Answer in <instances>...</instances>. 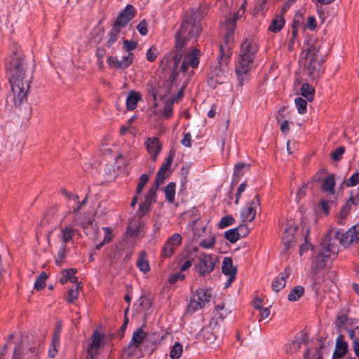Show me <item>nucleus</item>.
Here are the masks:
<instances>
[{
    "mask_svg": "<svg viewBox=\"0 0 359 359\" xmlns=\"http://www.w3.org/2000/svg\"><path fill=\"white\" fill-rule=\"evenodd\" d=\"M121 32V29L112 25L111 30L107 35L108 39L106 43L107 47L110 48L115 43L119 36Z\"/></svg>",
    "mask_w": 359,
    "mask_h": 359,
    "instance_id": "obj_27",
    "label": "nucleus"
},
{
    "mask_svg": "<svg viewBox=\"0 0 359 359\" xmlns=\"http://www.w3.org/2000/svg\"><path fill=\"white\" fill-rule=\"evenodd\" d=\"M158 54V48L156 46H152L146 53L147 60L149 62L154 61L156 59Z\"/></svg>",
    "mask_w": 359,
    "mask_h": 359,
    "instance_id": "obj_53",
    "label": "nucleus"
},
{
    "mask_svg": "<svg viewBox=\"0 0 359 359\" xmlns=\"http://www.w3.org/2000/svg\"><path fill=\"white\" fill-rule=\"evenodd\" d=\"M48 275L46 273L43 271L36 279L34 283V288L37 290H40L43 288Z\"/></svg>",
    "mask_w": 359,
    "mask_h": 359,
    "instance_id": "obj_43",
    "label": "nucleus"
},
{
    "mask_svg": "<svg viewBox=\"0 0 359 359\" xmlns=\"http://www.w3.org/2000/svg\"><path fill=\"white\" fill-rule=\"evenodd\" d=\"M235 222L234 218L231 215H227L222 217L218 224L219 229H224L230 225L233 224Z\"/></svg>",
    "mask_w": 359,
    "mask_h": 359,
    "instance_id": "obj_49",
    "label": "nucleus"
},
{
    "mask_svg": "<svg viewBox=\"0 0 359 359\" xmlns=\"http://www.w3.org/2000/svg\"><path fill=\"white\" fill-rule=\"evenodd\" d=\"M335 178L333 174L325 177L322 184V190L330 195H334Z\"/></svg>",
    "mask_w": 359,
    "mask_h": 359,
    "instance_id": "obj_20",
    "label": "nucleus"
},
{
    "mask_svg": "<svg viewBox=\"0 0 359 359\" xmlns=\"http://www.w3.org/2000/svg\"><path fill=\"white\" fill-rule=\"evenodd\" d=\"M175 154L174 152H170L168 156L165 158V162L162 164L159 170L160 172H165L170 174V169L173 161Z\"/></svg>",
    "mask_w": 359,
    "mask_h": 359,
    "instance_id": "obj_40",
    "label": "nucleus"
},
{
    "mask_svg": "<svg viewBox=\"0 0 359 359\" xmlns=\"http://www.w3.org/2000/svg\"><path fill=\"white\" fill-rule=\"evenodd\" d=\"M66 252L67 245H61V247L57 252V257H55V264L57 267L61 266V264L63 262L65 258Z\"/></svg>",
    "mask_w": 359,
    "mask_h": 359,
    "instance_id": "obj_42",
    "label": "nucleus"
},
{
    "mask_svg": "<svg viewBox=\"0 0 359 359\" xmlns=\"http://www.w3.org/2000/svg\"><path fill=\"white\" fill-rule=\"evenodd\" d=\"M136 265L139 269H149V264L147 259V253L142 251L140 253Z\"/></svg>",
    "mask_w": 359,
    "mask_h": 359,
    "instance_id": "obj_32",
    "label": "nucleus"
},
{
    "mask_svg": "<svg viewBox=\"0 0 359 359\" xmlns=\"http://www.w3.org/2000/svg\"><path fill=\"white\" fill-rule=\"evenodd\" d=\"M193 262H196L194 266L197 267L198 269H203V268L214 269L217 262V257L212 255L203 254L196 257L194 254H190L182 260L180 269H189L192 266Z\"/></svg>",
    "mask_w": 359,
    "mask_h": 359,
    "instance_id": "obj_6",
    "label": "nucleus"
},
{
    "mask_svg": "<svg viewBox=\"0 0 359 359\" xmlns=\"http://www.w3.org/2000/svg\"><path fill=\"white\" fill-rule=\"evenodd\" d=\"M309 60V63L308 65V71L309 72V74L315 77L320 71L321 64L323 62V60Z\"/></svg>",
    "mask_w": 359,
    "mask_h": 359,
    "instance_id": "obj_24",
    "label": "nucleus"
},
{
    "mask_svg": "<svg viewBox=\"0 0 359 359\" xmlns=\"http://www.w3.org/2000/svg\"><path fill=\"white\" fill-rule=\"evenodd\" d=\"M102 229L104 231V236L102 241L96 245L95 248L97 250H100L104 244L111 242L114 238L112 228L102 227Z\"/></svg>",
    "mask_w": 359,
    "mask_h": 359,
    "instance_id": "obj_28",
    "label": "nucleus"
},
{
    "mask_svg": "<svg viewBox=\"0 0 359 359\" xmlns=\"http://www.w3.org/2000/svg\"><path fill=\"white\" fill-rule=\"evenodd\" d=\"M211 294L209 290L203 288L196 290L191 296L188 305V310L190 312H195L205 306L210 302Z\"/></svg>",
    "mask_w": 359,
    "mask_h": 359,
    "instance_id": "obj_7",
    "label": "nucleus"
},
{
    "mask_svg": "<svg viewBox=\"0 0 359 359\" xmlns=\"http://www.w3.org/2000/svg\"><path fill=\"white\" fill-rule=\"evenodd\" d=\"M237 271H222L224 276L226 278V283L225 284V287H229L232 282L235 280L236 276Z\"/></svg>",
    "mask_w": 359,
    "mask_h": 359,
    "instance_id": "obj_51",
    "label": "nucleus"
},
{
    "mask_svg": "<svg viewBox=\"0 0 359 359\" xmlns=\"http://www.w3.org/2000/svg\"><path fill=\"white\" fill-rule=\"evenodd\" d=\"M58 332H60V331L58 330ZM58 336H59V332L57 333L55 332V333L54 334L53 340H52L53 348L50 349L49 352H48L49 356L50 358H54L57 354V346L59 344Z\"/></svg>",
    "mask_w": 359,
    "mask_h": 359,
    "instance_id": "obj_46",
    "label": "nucleus"
},
{
    "mask_svg": "<svg viewBox=\"0 0 359 359\" xmlns=\"http://www.w3.org/2000/svg\"><path fill=\"white\" fill-rule=\"evenodd\" d=\"M175 154L174 152H170L168 156L165 158V162L162 164L159 170L160 172H165L170 174V169L173 161Z\"/></svg>",
    "mask_w": 359,
    "mask_h": 359,
    "instance_id": "obj_41",
    "label": "nucleus"
},
{
    "mask_svg": "<svg viewBox=\"0 0 359 359\" xmlns=\"http://www.w3.org/2000/svg\"><path fill=\"white\" fill-rule=\"evenodd\" d=\"M158 187L154 185L151 187L144 197V201L143 203L147 205L148 206H151V203L156 201V192Z\"/></svg>",
    "mask_w": 359,
    "mask_h": 359,
    "instance_id": "obj_35",
    "label": "nucleus"
},
{
    "mask_svg": "<svg viewBox=\"0 0 359 359\" xmlns=\"http://www.w3.org/2000/svg\"><path fill=\"white\" fill-rule=\"evenodd\" d=\"M347 320V316L343 313H339L337 316L335 324L337 327L342 328Z\"/></svg>",
    "mask_w": 359,
    "mask_h": 359,
    "instance_id": "obj_62",
    "label": "nucleus"
},
{
    "mask_svg": "<svg viewBox=\"0 0 359 359\" xmlns=\"http://www.w3.org/2000/svg\"><path fill=\"white\" fill-rule=\"evenodd\" d=\"M216 312L217 313L215 315H218L222 320L226 318L227 315L230 313V311L225 308V306L224 304L217 305Z\"/></svg>",
    "mask_w": 359,
    "mask_h": 359,
    "instance_id": "obj_57",
    "label": "nucleus"
},
{
    "mask_svg": "<svg viewBox=\"0 0 359 359\" xmlns=\"http://www.w3.org/2000/svg\"><path fill=\"white\" fill-rule=\"evenodd\" d=\"M137 46V43L134 41L124 40L123 48L130 53V51L135 50Z\"/></svg>",
    "mask_w": 359,
    "mask_h": 359,
    "instance_id": "obj_64",
    "label": "nucleus"
},
{
    "mask_svg": "<svg viewBox=\"0 0 359 359\" xmlns=\"http://www.w3.org/2000/svg\"><path fill=\"white\" fill-rule=\"evenodd\" d=\"M301 347V341L298 340H294L291 343H289L285 346V350L288 354H293L298 351Z\"/></svg>",
    "mask_w": 359,
    "mask_h": 359,
    "instance_id": "obj_39",
    "label": "nucleus"
},
{
    "mask_svg": "<svg viewBox=\"0 0 359 359\" xmlns=\"http://www.w3.org/2000/svg\"><path fill=\"white\" fill-rule=\"evenodd\" d=\"M294 102L299 113L301 114H305L306 112V101L302 97H297Z\"/></svg>",
    "mask_w": 359,
    "mask_h": 359,
    "instance_id": "obj_47",
    "label": "nucleus"
},
{
    "mask_svg": "<svg viewBox=\"0 0 359 359\" xmlns=\"http://www.w3.org/2000/svg\"><path fill=\"white\" fill-rule=\"evenodd\" d=\"M215 243V239L214 236H210L208 238H201V240L199 241V245L204 248H212Z\"/></svg>",
    "mask_w": 359,
    "mask_h": 359,
    "instance_id": "obj_45",
    "label": "nucleus"
},
{
    "mask_svg": "<svg viewBox=\"0 0 359 359\" xmlns=\"http://www.w3.org/2000/svg\"><path fill=\"white\" fill-rule=\"evenodd\" d=\"M285 12V9L283 8L282 11V13L276 15V17L273 19L271 24L269 27V29L273 32H278L281 30L283 27L285 25V18L283 13Z\"/></svg>",
    "mask_w": 359,
    "mask_h": 359,
    "instance_id": "obj_22",
    "label": "nucleus"
},
{
    "mask_svg": "<svg viewBox=\"0 0 359 359\" xmlns=\"http://www.w3.org/2000/svg\"><path fill=\"white\" fill-rule=\"evenodd\" d=\"M148 178L149 177L147 174H142L140 176L137 186V189H136L137 194H140L142 192L144 187L146 185V184L148 182Z\"/></svg>",
    "mask_w": 359,
    "mask_h": 359,
    "instance_id": "obj_55",
    "label": "nucleus"
},
{
    "mask_svg": "<svg viewBox=\"0 0 359 359\" xmlns=\"http://www.w3.org/2000/svg\"><path fill=\"white\" fill-rule=\"evenodd\" d=\"M146 336L147 333L142 327H139L133 332L129 346L138 348L146 338Z\"/></svg>",
    "mask_w": 359,
    "mask_h": 359,
    "instance_id": "obj_19",
    "label": "nucleus"
},
{
    "mask_svg": "<svg viewBox=\"0 0 359 359\" xmlns=\"http://www.w3.org/2000/svg\"><path fill=\"white\" fill-rule=\"evenodd\" d=\"M334 204L333 201L321 200L320 202V207L325 215H328L330 205Z\"/></svg>",
    "mask_w": 359,
    "mask_h": 359,
    "instance_id": "obj_63",
    "label": "nucleus"
},
{
    "mask_svg": "<svg viewBox=\"0 0 359 359\" xmlns=\"http://www.w3.org/2000/svg\"><path fill=\"white\" fill-rule=\"evenodd\" d=\"M182 345L179 342H175V344L171 346V350L170 352V358L179 359L182 355Z\"/></svg>",
    "mask_w": 359,
    "mask_h": 359,
    "instance_id": "obj_34",
    "label": "nucleus"
},
{
    "mask_svg": "<svg viewBox=\"0 0 359 359\" xmlns=\"http://www.w3.org/2000/svg\"><path fill=\"white\" fill-rule=\"evenodd\" d=\"M135 16V8L130 4H128L118 15L114 25L122 29Z\"/></svg>",
    "mask_w": 359,
    "mask_h": 359,
    "instance_id": "obj_12",
    "label": "nucleus"
},
{
    "mask_svg": "<svg viewBox=\"0 0 359 359\" xmlns=\"http://www.w3.org/2000/svg\"><path fill=\"white\" fill-rule=\"evenodd\" d=\"M320 48V44L318 42L310 45L307 50L306 59L323 60V55Z\"/></svg>",
    "mask_w": 359,
    "mask_h": 359,
    "instance_id": "obj_21",
    "label": "nucleus"
},
{
    "mask_svg": "<svg viewBox=\"0 0 359 359\" xmlns=\"http://www.w3.org/2000/svg\"><path fill=\"white\" fill-rule=\"evenodd\" d=\"M7 74L11 86L13 101L15 107L27 102L31 76L26 73L25 62L22 53L15 52L7 66Z\"/></svg>",
    "mask_w": 359,
    "mask_h": 359,
    "instance_id": "obj_2",
    "label": "nucleus"
},
{
    "mask_svg": "<svg viewBox=\"0 0 359 359\" xmlns=\"http://www.w3.org/2000/svg\"><path fill=\"white\" fill-rule=\"evenodd\" d=\"M304 292V287L301 286H297L290 291L287 299L290 302L297 301L303 295Z\"/></svg>",
    "mask_w": 359,
    "mask_h": 359,
    "instance_id": "obj_33",
    "label": "nucleus"
},
{
    "mask_svg": "<svg viewBox=\"0 0 359 359\" xmlns=\"http://www.w3.org/2000/svg\"><path fill=\"white\" fill-rule=\"evenodd\" d=\"M142 99L140 93L131 91L126 99V106L128 110H133L137 107V103Z\"/></svg>",
    "mask_w": 359,
    "mask_h": 359,
    "instance_id": "obj_23",
    "label": "nucleus"
},
{
    "mask_svg": "<svg viewBox=\"0 0 359 359\" xmlns=\"http://www.w3.org/2000/svg\"><path fill=\"white\" fill-rule=\"evenodd\" d=\"M348 351V344L344 341L342 335L337 338L335 348L332 355V359H341Z\"/></svg>",
    "mask_w": 359,
    "mask_h": 359,
    "instance_id": "obj_16",
    "label": "nucleus"
},
{
    "mask_svg": "<svg viewBox=\"0 0 359 359\" xmlns=\"http://www.w3.org/2000/svg\"><path fill=\"white\" fill-rule=\"evenodd\" d=\"M182 243V237L178 233H175L170 236L166 241L161 250V256L163 257H171L175 249L181 245Z\"/></svg>",
    "mask_w": 359,
    "mask_h": 359,
    "instance_id": "obj_9",
    "label": "nucleus"
},
{
    "mask_svg": "<svg viewBox=\"0 0 359 359\" xmlns=\"http://www.w3.org/2000/svg\"><path fill=\"white\" fill-rule=\"evenodd\" d=\"M339 230L330 231L321 243L322 249L314 259L316 269H323L330 266V263L339 252Z\"/></svg>",
    "mask_w": 359,
    "mask_h": 359,
    "instance_id": "obj_4",
    "label": "nucleus"
},
{
    "mask_svg": "<svg viewBox=\"0 0 359 359\" xmlns=\"http://www.w3.org/2000/svg\"><path fill=\"white\" fill-rule=\"evenodd\" d=\"M260 205L259 197L255 194L254 198L246 204L241 212V217L243 222L252 221L256 215L257 209Z\"/></svg>",
    "mask_w": 359,
    "mask_h": 359,
    "instance_id": "obj_10",
    "label": "nucleus"
},
{
    "mask_svg": "<svg viewBox=\"0 0 359 359\" xmlns=\"http://www.w3.org/2000/svg\"><path fill=\"white\" fill-rule=\"evenodd\" d=\"M359 241V224L351 227L348 231L339 236V243L347 247Z\"/></svg>",
    "mask_w": 359,
    "mask_h": 359,
    "instance_id": "obj_13",
    "label": "nucleus"
},
{
    "mask_svg": "<svg viewBox=\"0 0 359 359\" xmlns=\"http://www.w3.org/2000/svg\"><path fill=\"white\" fill-rule=\"evenodd\" d=\"M40 352L38 342L30 340L27 335H21L13 351L12 359H36Z\"/></svg>",
    "mask_w": 359,
    "mask_h": 359,
    "instance_id": "obj_5",
    "label": "nucleus"
},
{
    "mask_svg": "<svg viewBox=\"0 0 359 359\" xmlns=\"http://www.w3.org/2000/svg\"><path fill=\"white\" fill-rule=\"evenodd\" d=\"M107 62L111 68L124 69L121 62V60H118L116 57H109L107 58Z\"/></svg>",
    "mask_w": 359,
    "mask_h": 359,
    "instance_id": "obj_50",
    "label": "nucleus"
},
{
    "mask_svg": "<svg viewBox=\"0 0 359 359\" xmlns=\"http://www.w3.org/2000/svg\"><path fill=\"white\" fill-rule=\"evenodd\" d=\"M203 16V10L201 8H191L187 11L182 25L175 34V49L161 60V65L163 68L165 70L171 71L169 81L172 83L177 79V67L188 43H194L202 30L200 22Z\"/></svg>",
    "mask_w": 359,
    "mask_h": 359,
    "instance_id": "obj_1",
    "label": "nucleus"
},
{
    "mask_svg": "<svg viewBox=\"0 0 359 359\" xmlns=\"http://www.w3.org/2000/svg\"><path fill=\"white\" fill-rule=\"evenodd\" d=\"M75 234V229L71 226L68 225L60 229V238L62 241L61 245H65L71 242Z\"/></svg>",
    "mask_w": 359,
    "mask_h": 359,
    "instance_id": "obj_18",
    "label": "nucleus"
},
{
    "mask_svg": "<svg viewBox=\"0 0 359 359\" xmlns=\"http://www.w3.org/2000/svg\"><path fill=\"white\" fill-rule=\"evenodd\" d=\"M169 176V173H167L165 172H160V170L158 171L156 180H155V186L156 187H158L160 185L164 183L165 180Z\"/></svg>",
    "mask_w": 359,
    "mask_h": 359,
    "instance_id": "obj_60",
    "label": "nucleus"
},
{
    "mask_svg": "<svg viewBox=\"0 0 359 359\" xmlns=\"http://www.w3.org/2000/svg\"><path fill=\"white\" fill-rule=\"evenodd\" d=\"M149 211L150 207L142 203L140 205L139 209L136 212L135 217H138V219H140L142 217L148 214Z\"/></svg>",
    "mask_w": 359,
    "mask_h": 359,
    "instance_id": "obj_52",
    "label": "nucleus"
},
{
    "mask_svg": "<svg viewBox=\"0 0 359 359\" xmlns=\"http://www.w3.org/2000/svg\"><path fill=\"white\" fill-rule=\"evenodd\" d=\"M245 229L244 225H240L239 226L236 228H233L231 229H229L225 232V238L228 241H229L231 243H235L241 237H240V232L239 230Z\"/></svg>",
    "mask_w": 359,
    "mask_h": 359,
    "instance_id": "obj_25",
    "label": "nucleus"
},
{
    "mask_svg": "<svg viewBox=\"0 0 359 359\" xmlns=\"http://www.w3.org/2000/svg\"><path fill=\"white\" fill-rule=\"evenodd\" d=\"M194 238L198 239L206 237L207 229L205 226L198 228V222L195 221L193 226Z\"/></svg>",
    "mask_w": 359,
    "mask_h": 359,
    "instance_id": "obj_37",
    "label": "nucleus"
},
{
    "mask_svg": "<svg viewBox=\"0 0 359 359\" xmlns=\"http://www.w3.org/2000/svg\"><path fill=\"white\" fill-rule=\"evenodd\" d=\"M200 55L201 51L196 48H193L189 53L185 54L180 70L186 73L188 72L189 67L196 68L199 63Z\"/></svg>",
    "mask_w": 359,
    "mask_h": 359,
    "instance_id": "obj_11",
    "label": "nucleus"
},
{
    "mask_svg": "<svg viewBox=\"0 0 359 359\" xmlns=\"http://www.w3.org/2000/svg\"><path fill=\"white\" fill-rule=\"evenodd\" d=\"M144 224L141 219H134L131 221L130 225L127 228L126 238L128 243L129 247L133 246L135 243V238H141L143 236L142 234L143 231Z\"/></svg>",
    "mask_w": 359,
    "mask_h": 359,
    "instance_id": "obj_8",
    "label": "nucleus"
},
{
    "mask_svg": "<svg viewBox=\"0 0 359 359\" xmlns=\"http://www.w3.org/2000/svg\"><path fill=\"white\" fill-rule=\"evenodd\" d=\"M134 59V54L128 53L126 55H123L121 60V62L124 69L128 67L133 62Z\"/></svg>",
    "mask_w": 359,
    "mask_h": 359,
    "instance_id": "obj_54",
    "label": "nucleus"
},
{
    "mask_svg": "<svg viewBox=\"0 0 359 359\" xmlns=\"http://www.w3.org/2000/svg\"><path fill=\"white\" fill-rule=\"evenodd\" d=\"M104 336L99 332L95 331L91 337V342L88 347V359H94L98 353L100 347L104 344Z\"/></svg>",
    "mask_w": 359,
    "mask_h": 359,
    "instance_id": "obj_14",
    "label": "nucleus"
},
{
    "mask_svg": "<svg viewBox=\"0 0 359 359\" xmlns=\"http://www.w3.org/2000/svg\"><path fill=\"white\" fill-rule=\"evenodd\" d=\"M295 229L292 227H290L288 229H286L285 231L283 233V238L282 241L283 245L288 248L290 246V245L294 241V233Z\"/></svg>",
    "mask_w": 359,
    "mask_h": 359,
    "instance_id": "obj_29",
    "label": "nucleus"
},
{
    "mask_svg": "<svg viewBox=\"0 0 359 359\" xmlns=\"http://www.w3.org/2000/svg\"><path fill=\"white\" fill-rule=\"evenodd\" d=\"M345 147H338L332 153V158L334 161H339L342 155L344 154Z\"/></svg>",
    "mask_w": 359,
    "mask_h": 359,
    "instance_id": "obj_61",
    "label": "nucleus"
},
{
    "mask_svg": "<svg viewBox=\"0 0 359 359\" xmlns=\"http://www.w3.org/2000/svg\"><path fill=\"white\" fill-rule=\"evenodd\" d=\"M288 277L289 273L286 271L280 273L272 282V290L276 292L282 290L285 286L286 280L288 278Z\"/></svg>",
    "mask_w": 359,
    "mask_h": 359,
    "instance_id": "obj_17",
    "label": "nucleus"
},
{
    "mask_svg": "<svg viewBox=\"0 0 359 359\" xmlns=\"http://www.w3.org/2000/svg\"><path fill=\"white\" fill-rule=\"evenodd\" d=\"M82 287L81 286V283H79L76 288L70 289L68 292V297L67 301L70 303H74L75 300L78 299L79 291Z\"/></svg>",
    "mask_w": 359,
    "mask_h": 359,
    "instance_id": "obj_44",
    "label": "nucleus"
},
{
    "mask_svg": "<svg viewBox=\"0 0 359 359\" xmlns=\"http://www.w3.org/2000/svg\"><path fill=\"white\" fill-rule=\"evenodd\" d=\"M249 165L244 163H239L235 165L234 172L233 174V182H237L241 176H243L244 174L243 170H248L249 168Z\"/></svg>",
    "mask_w": 359,
    "mask_h": 359,
    "instance_id": "obj_30",
    "label": "nucleus"
},
{
    "mask_svg": "<svg viewBox=\"0 0 359 359\" xmlns=\"http://www.w3.org/2000/svg\"><path fill=\"white\" fill-rule=\"evenodd\" d=\"M81 215H77L74 217L73 223L75 225H78L82 227L84 230H86L88 226H91L93 224V221L91 219H88V221H83L81 219Z\"/></svg>",
    "mask_w": 359,
    "mask_h": 359,
    "instance_id": "obj_48",
    "label": "nucleus"
},
{
    "mask_svg": "<svg viewBox=\"0 0 359 359\" xmlns=\"http://www.w3.org/2000/svg\"><path fill=\"white\" fill-rule=\"evenodd\" d=\"M359 184V172L353 173L346 182V185L348 187H355Z\"/></svg>",
    "mask_w": 359,
    "mask_h": 359,
    "instance_id": "obj_56",
    "label": "nucleus"
},
{
    "mask_svg": "<svg viewBox=\"0 0 359 359\" xmlns=\"http://www.w3.org/2000/svg\"><path fill=\"white\" fill-rule=\"evenodd\" d=\"M354 205L353 201L348 199L345 205L342 206L341 208V211L337 217V223L343 224V221L346 218V217L349 215L351 212V209L352 205Z\"/></svg>",
    "mask_w": 359,
    "mask_h": 359,
    "instance_id": "obj_26",
    "label": "nucleus"
},
{
    "mask_svg": "<svg viewBox=\"0 0 359 359\" xmlns=\"http://www.w3.org/2000/svg\"><path fill=\"white\" fill-rule=\"evenodd\" d=\"M301 93L308 101H312L314 95V88L308 83H304L301 88Z\"/></svg>",
    "mask_w": 359,
    "mask_h": 359,
    "instance_id": "obj_31",
    "label": "nucleus"
},
{
    "mask_svg": "<svg viewBox=\"0 0 359 359\" xmlns=\"http://www.w3.org/2000/svg\"><path fill=\"white\" fill-rule=\"evenodd\" d=\"M259 46L252 39H246L241 45L240 55L235 67L240 85L250 78V72L254 66V60L258 52Z\"/></svg>",
    "mask_w": 359,
    "mask_h": 359,
    "instance_id": "obj_3",
    "label": "nucleus"
},
{
    "mask_svg": "<svg viewBox=\"0 0 359 359\" xmlns=\"http://www.w3.org/2000/svg\"><path fill=\"white\" fill-rule=\"evenodd\" d=\"M211 78L215 77V80L217 83L223 82V76H224V72L221 69V68H215V70L211 71Z\"/></svg>",
    "mask_w": 359,
    "mask_h": 359,
    "instance_id": "obj_59",
    "label": "nucleus"
},
{
    "mask_svg": "<svg viewBox=\"0 0 359 359\" xmlns=\"http://www.w3.org/2000/svg\"><path fill=\"white\" fill-rule=\"evenodd\" d=\"M166 199L172 203L175 200V184L174 182H170L165 189Z\"/></svg>",
    "mask_w": 359,
    "mask_h": 359,
    "instance_id": "obj_38",
    "label": "nucleus"
},
{
    "mask_svg": "<svg viewBox=\"0 0 359 359\" xmlns=\"http://www.w3.org/2000/svg\"><path fill=\"white\" fill-rule=\"evenodd\" d=\"M148 152L151 154L153 161H156L161 151V144L157 137H149L145 142Z\"/></svg>",
    "mask_w": 359,
    "mask_h": 359,
    "instance_id": "obj_15",
    "label": "nucleus"
},
{
    "mask_svg": "<svg viewBox=\"0 0 359 359\" xmlns=\"http://www.w3.org/2000/svg\"><path fill=\"white\" fill-rule=\"evenodd\" d=\"M237 18H229L226 20V23L224 25V29L225 31V34H230V35H233L234 31L236 29V21Z\"/></svg>",
    "mask_w": 359,
    "mask_h": 359,
    "instance_id": "obj_36",
    "label": "nucleus"
},
{
    "mask_svg": "<svg viewBox=\"0 0 359 359\" xmlns=\"http://www.w3.org/2000/svg\"><path fill=\"white\" fill-rule=\"evenodd\" d=\"M185 276L181 272L175 273L172 274L168 279L170 284L173 285L179 281L184 280Z\"/></svg>",
    "mask_w": 359,
    "mask_h": 359,
    "instance_id": "obj_58",
    "label": "nucleus"
}]
</instances>
